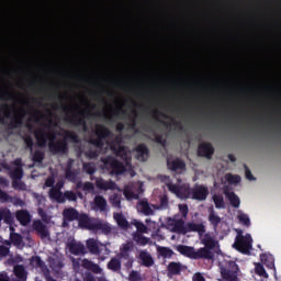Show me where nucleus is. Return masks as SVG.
Instances as JSON below:
<instances>
[{
    "instance_id": "7ed1b4c3",
    "label": "nucleus",
    "mask_w": 281,
    "mask_h": 281,
    "mask_svg": "<svg viewBox=\"0 0 281 281\" xmlns=\"http://www.w3.org/2000/svg\"><path fill=\"white\" fill-rule=\"evenodd\" d=\"M79 144L80 137L76 132L65 131V137L63 139H58L57 142H49L48 148L53 153V155H67L69 153V143Z\"/></svg>"
},
{
    "instance_id": "a211bd4d",
    "label": "nucleus",
    "mask_w": 281,
    "mask_h": 281,
    "mask_svg": "<svg viewBox=\"0 0 281 281\" xmlns=\"http://www.w3.org/2000/svg\"><path fill=\"white\" fill-rule=\"evenodd\" d=\"M33 229L37 232L42 240H45V238H49L50 236L49 228H47V225H45L41 220L33 222Z\"/></svg>"
},
{
    "instance_id": "20e7f679",
    "label": "nucleus",
    "mask_w": 281,
    "mask_h": 281,
    "mask_svg": "<svg viewBox=\"0 0 281 281\" xmlns=\"http://www.w3.org/2000/svg\"><path fill=\"white\" fill-rule=\"evenodd\" d=\"M100 161L101 170H105V172H109V175L120 176L126 172V166H124V162L117 160L113 156L101 157Z\"/></svg>"
},
{
    "instance_id": "4be33fe9",
    "label": "nucleus",
    "mask_w": 281,
    "mask_h": 281,
    "mask_svg": "<svg viewBox=\"0 0 281 281\" xmlns=\"http://www.w3.org/2000/svg\"><path fill=\"white\" fill-rule=\"evenodd\" d=\"M138 260H140V265L143 267H153L155 265V259H153V255L148 252V250H140L137 256Z\"/></svg>"
},
{
    "instance_id": "6e6552de",
    "label": "nucleus",
    "mask_w": 281,
    "mask_h": 281,
    "mask_svg": "<svg viewBox=\"0 0 281 281\" xmlns=\"http://www.w3.org/2000/svg\"><path fill=\"white\" fill-rule=\"evenodd\" d=\"M91 115V112L87 111V110H81L78 114H75L72 116H66L65 117V122H68V124H71V126H74L75 128H82L83 133H87V131H89V126L87 125V120L85 117H87V115Z\"/></svg>"
},
{
    "instance_id": "b1692460",
    "label": "nucleus",
    "mask_w": 281,
    "mask_h": 281,
    "mask_svg": "<svg viewBox=\"0 0 281 281\" xmlns=\"http://www.w3.org/2000/svg\"><path fill=\"white\" fill-rule=\"evenodd\" d=\"M68 249L72 256H85V254H87V248H85V245L80 243L68 244Z\"/></svg>"
},
{
    "instance_id": "58836bf2",
    "label": "nucleus",
    "mask_w": 281,
    "mask_h": 281,
    "mask_svg": "<svg viewBox=\"0 0 281 281\" xmlns=\"http://www.w3.org/2000/svg\"><path fill=\"white\" fill-rule=\"evenodd\" d=\"M94 205L100 212H106V199L102 195L94 198Z\"/></svg>"
},
{
    "instance_id": "cd10ccee",
    "label": "nucleus",
    "mask_w": 281,
    "mask_h": 281,
    "mask_svg": "<svg viewBox=\"0 0 281 281\" xmlns=\"http://www.w3.org/2000/svg\"><path fill=\"white\" fill-rule=\"evenodd\" d=\"M224 194L228 199L232 207H235V209L240 207V198H238V195H236V193L229 192L227 187H225Z\"/></svg>"
},
{
    "instance_id": "de8ad7c7",
    "label": "nucleus",
    "mask_w": 281,
    "mask_h": 281,
    "mask_svg": "<svg viewBox=\"0 0 281 281\" xmlns=\"http://www.w3.org/2000/svg\"><path fill=\"white\" fill-rule=\"evenodd\" d=\"M31 265L37 269H43V267H45V261H43L40 256H33L31 258Z\"/></svg>"
},
{
    "instance_id": "338daca9",
    "label": "nucleus",
    "mask_w": 281,
    "mask_h": 281,
    "mask_svg": "<svg viewBox=\"0 0 281 281\" xmlns=\"http://www.w3.org/2000/svg\"><path fill=\"white\" fill-rule=\"evenodd\" d=\"M10 254V248L8 246L1 245L0 246V257L5 258Z\"/></svg>"
},
{
    "instance_id": "a19ab883",
    "label": "nucleus",
    "mask_w": 281,
    "mask_h": 281,
    "mask_svg": "<svg viewBox=\"0 0 281 281\" xmlns=\"http://www.w3.org/2000/svg\"><path fill=\"white\" fill-rule=\"evenodd\" d=\"M151 142H155L156 144H159L162 147H166L167 139L164 138V135L158 134L157 132H153V138Z\"/></svg>"
},
{
    "instance_id": "8fccbe9b",
    "label": "nucleus",
    "mask_w": 281,
    "mask_h": 281,
    "mask_svg": "<svg viewBox=\"0 0 281 281\" xmlns=\"http://www.w3.org/2000/svg\"><path fill=\"white\" fill-rule=\"evenodd\" d=\"M43 159H45V153H43L41 150H35L34 154H33L32 160L35 164H43Z\"/></svg>"
},
{
    "instance_id": "e433bc0d",
    "label": "nucleus",
    "mask_w": 281,
    "mask_h": 281,
    "mask_svg": "<svg viewBox=\"0 0 281 281\" xmlns=\"http://www.w3.org/2000/svg\"><path fill=\"white\" fill-rule=\"evenodd\" d=\"M260 258L261 262H263L268 269H273V271H276V261L273 260V256L262 254Z\"/></svg>"
},
{
    "instance_id": "6ab92c4d",
    "label": "nucleus",
    "mask_w": 281,
    "mask_h": 281,
    "mask_svg": "<svg viewBox=\"0 0 281 281\" xmlns=\"http://www.w3.org/2000/svg\"><path fill=\"white\" fill-rule=\"evenodd\" d=\"M80 212L74 207H68L63 211L64 223H74V221H79Z\"/></svg>"
},
{
    "instance_id": "79ce46f5",
    "label": "nucleus",
    "mask_w": 281,
    "mask_h": 281,
    "mask_svg": "<svg viewBox=\"0 0 281 281\" xmlns=\"http://www.w3.org/2000/svg\"><path fill=\"white\" fill-rule=\"evenodd\" d=\"M86 267L87 269H89V271H92V273H102V268L98 263H94L93 261H87Z\"/></svg>"
},
{
    "instance_id": "423d86ee",
    "label": "nucleus",
    "mask_w": 281,
    "mask_h": 281,
    "mask_svg": "<svg viewBox=\"0 0 281 281\" xmlns=\"http://www.w3.org/2000/svg\"><path fill=\"white\" fill-rule=\"evenodd\" d=\"M86 247L89 254H91L92 256H99V260H101L102 262L106 260V257L101 255L102 247L104 249L105 256H109V254H111V250L106 246L102 245V243H100V240L95 238H89L88 240H86Z\"/></svg>"
},
{
    "instance_id": "0e129e2a",
    "label": "nucleus",
    "mask_w": 281,
    "mask_h": 281,
    "mask_svg": "<svg viewBox=\"0 0 281 281\" xmlns=\"http://www.w3.org/2000/svg\"><path fill=\"white\" fill-rule=\"evenodd\" d=\"M54 183H56V178L54 176H49L46 178L44 186L46 188H54Z\"/></svg>"
},
{
    "instance_id": "72a5a7b5",
    "label": "nucleus",
    "mask_w": 281,
    "mask_h": 281,
    "mask_svg": "<svg viewBox=\"0 0 281 281\" xmlns=\"http://www.w3.org/2000/svg\"><path fill=\"white\" fill-rule=\"evenodd\" d=\"M95 186H97V188H99V190H114L115 189V182L105 181L102 178H97Z\"/></svg>"
},
{
    "instance_id": "c85d7f7f",
    "label": "nucleus",
    "mask_w": 281,
    "mask_h": 281,
    "mask_svg": "<svg viewBox=\"0 0 281 281\" xmlns=\"http://www.w3.org/2000/svg\"><path fill=\"white\" fill-rule=\"evenodd\" d=\"M167 270L169 276H181V271H183V265H181V262L171 261L169 262Z\"/></svg>"
},
{
    "instance_id": "e2e57ef3",
    "label": "nucleus",
    "mask_w": 281,
    "mask_h": 281,
    "mask_svg": "<svg viewBox=\"0 0 281 281\" xmlns=\"http://www.w3.org/2000/svg\"><path fill=\"white\" fill-rule=\"evenodd\" d=\"M93 190H95V186L92 182H85L82 184L83 192H93Z\"/></svg>"
},
{
    "instance_id": "5701e85b",
    "label": "nucleus",
    "mask_w": 281,
    "mask_h": 281,
    "mask_svg": "<svg viewBox=\"0 0 281 281\" xmlns=\"http://www.w3.org/2000/svg\"><path fill=\"white\" fill-rule=\"evenodd\" d=\"M15 218L24 227H25V225H30V223H32V215H30V212H27V210H19V211H16L15 212Z\"/></svg>"
},
{
    "instance_id": "69168bd1",
    "label": "nucleus",
    "mask_w": 281,
    "mask_h": 281,
    "mask_svg": "<svg viewBox=\"0 0 281 281\" xmlns=\"http://www.w3.org/2000/svg\"><path fill=\"white\" fill-rule=\"evenodd\" d=\"M60 192H61L60 189L52 187L48 194L50 199H56L60 194Z\"/></svg>"
},
{
    "instance_id": "9b49d317",
    "label": "nucleus",
    "mask_w": 281,
    "mask_h": 281,
    "mask_svg": "<svg viewBox=\"0 0 281 281\" xmlns=\"http://www.w3.org/2000/svg\"><path fill=\"white\" fill-rule=\"evenodd\" d=\"M167 188L169 192H172V194H176L178 199L192 198V189H190V187H182V186L170 182V183H167Z\"/></svg>"
},
{
    "instance_id": "bb28decb",
    "label": "nucleus",
    "mask_w": 281,
    "mask_h": 281,
    "mask_svg": "<svg viewBox=\"0 0 281 281\" xmlns=\"http://www.w3.org/2000/svg\"><path fill=\"white\" fill-rule=\"evenodd\" d=\"M3 221L5 225H14V215L9 209H0V223Z\"/></svg>"
},
{
    "instance_id": "ea45409f",
    "label": "nucleus",
    "mask_w": 281,
    "mask_h": 281,
    "mask_svg": "<svg viewBox=\"0 0 281 281\" xmlns=\"http://www.w3.org/2000/svg\"><path fill=\"white\" fill-rule=\"evenodd\" d=\"M175 232L178 234H188V224H186L183 221L176 222Z\"/></svg>"
},
{
    "instance_id": "13d9d810",
    "label": "nucleus",
    "mask_w": 281,
    "mask_h": 281,
    "mask_svg": "<svg viewBox=\"0 0 281 281\" xmlns=\"http://www.w3.org/2000/svg\"><path fill=\"white\" fill-rule=\"evenodd\" d=\"M65 177L68 179V181H76V171L74 169H65Z\"/></svg>"
},
{
    "instance_id": "774afa93",
    "label": "nucleus",
    "mask_w": 281,
    "mask_h": 281,
    "mask_svg": "<svg viewBox=\"0 0 281 281\" xmlns=\"http://www.w3.org/2000/svg\"><path fill=\"white\" fill-rule=\"evenodd\" d=\"M130 280L131 281H139V280H142V277L139 276V273L137 271H132L130 273Z\"/></svg>"
},
{
    "instance_id": "473e14b6",
    "label": "nucleus",
    "mask_w": 281,
    "mask_h": 281,
    "mask_svg": "<svg viewBox=\"0 0 281 281\" xmlns=\"http://www.w3.org/2000/svg\"><path fill=\"white\" fill-rule=\"evenodd\" d=\"M106 267L109 271L120 273V271H122V260H120L119 257H114L108 262Z\"/></svg>"
},
{
    "instance_id": "7c9ffc66",
    "label": "nucleus",
    "mask_w": 281,
    "mask_h": 281,
    "mask_svg": "<svg viewBox=\"0 0 281 281\" xmlns=\"http://www.w3.org/2000/svg\"><path fill=\"white\" fill-rule=\"evenodd\" d=\"M137 210L142 214H145V216H153V214H155V211L151 210L150 204L146 200H142L137 203Z\"/></svg>"
},
{
    "instance_id": "c9c22d12",
    "label": "nucleus",
    "mask_w": 281,
    "mask_h": 281,
    "mask_svg": "<svg viewBox=\"0 0 281 281\" xmlns=\"http://www.w3.org/2000/svg\"><path fill=\"white\" fill-rule=\"evenodd\" d=\"M221 216L216 214L214 209H211L209 213V223L212 225L214 229H217L218 225H221Z\"/></svg>"
},
{
    "instance_id": "aec40b11",
    "label": "nucleus",
    "mask_w": 281,
    "mask_h": 281,
    "mask_svg": "<svg viewBox=\"0 0 281 281\" xmlns=\"http://www.w3.org/2000/svg\"><path fill=\"white\" fill-rule=\"evenodd\" d=\"M135 247V244L133 241H127L122 245L120 248V254L117 255V259H123V260H130L131 257V251H133Z\"/></svg>"
},
{
    "instance_id": "1a4fd4ad",
    "label": "nucleus",
    "mask_w": 281,
    "mask_h": 281,
    "mask_svg": "<svg viewBox=\"0 0 281 281\" xmlns=\"http://www.w3.org/2000/svg\"><path fill=\"white\" fill-rule=\"evenodd\" d=\"M251 243H254V239L251 238L250 234L237 235L234 247L239 251L240 254H249L251 251Z\"/></svg>"
},
{
    "instance_id": "412c9836",
    "label": "nucleus",
    "mask_w": 281,
    "mask_h": 281,
    "mask_svg": "<svg viewBox=\"0 0 281 281\" xmlns=\"http://www.w3.org/2000/svg\"><path fill=\"white\" fill-rule=\"evenodd\" d=\"M132 239L137 247H146L148 245H153V239L142 235L140 233H132Z\"/></svg>"
},
{
    "instance_id": "bf43d9fd",
    "label": "nucleus",
    "mask_w": 281,
    "mask_h": 281,
    "mask_svg": "<svg viewBox=\"0 0 281 281\" xmlns=\"http://www.w3.org/2000/svg\"><path fill=\"white\" fill-rule=\"evenodd\" d=\"M123 111L122 110V106H120L117 110H116V113L114 114H109L106 112L103 113V117L105 120V122H113V117H115V115H119V113Z\"/></svg>"
},
{
    "instance_id": "37998d69",
    "label": "nucleus",
    "mask_w": 281,
    "mask_h": 281,
    "mask_svg": "<svg viewBox=\"0 0 281 281\" xmlns=\"http://www.w3.org/2000/svg\"><path fill=\"white\" fill-rule=\"evenodd\" d=\"M213 203H215V207L217 210H223L225 207V200L223 199V195H213Z\"/></svg>"
},
{
    "instance_id": "5fc2aeb1",
    "label": "nucleus",
    "mask_w": 281,
    "mask_h": 281,
    "mask_svg": "<svg viewBox=\"0 0 281 281\" xmlns=\"http://www.w3.org/2000/svg\"><path fill=\"white\" fill-rule=\"evenodd\" d=\"M23 142H24L26 148H29V150H33V148H34V139L32 138V136L25 135L23 137Z\"/></svg>"
},
{
    "instance_id": "09e8293b",
    "label": "nucleus",
    "mask_w": 281,
    "mask_h": 281,
    "mask_svg": "<svg viewBox=\"0 0 281 281\" xmlns=\"http://www.w3.org/2000/svg\"><path fill=\"white\" fill-rule=\"evenodd\" d=\"M10 240L13 245L19 246V245H21V243H23V237L21 236V234L11 233Z\"/></svg>"
},
{
    "instance_id": "f03ea898",
    "label": "nucleus",
    "mask_w": 281,
    "mask_h": 281,
    "mask_svg": "<svg viewBox=\"0 0 281 281\" xmlns=\"http://www.w3.org/2000/svg\"><path fill=\"white\" fill-rule=\"evenodd\" d=\"M79 227L80 229H89L90 232H101L102 234L109 235L112 232L111 225L109 223L89 216L87 213H81L79 215Z\"/></svg>"
},
{
    "instance_id": "9d476101",
    "label": "nucleus",
    "mask_w": 281,
    "mask_h": 281,
    "mask_svg": "<svg viewBox=\"0 0 281 281\" xmlns=\"http://www.w3.org/2000/svg\"><path fill=\"white\" fill-rule=\"evenodd\" d=\"M223 281H238V265L236 261H228L226 267L221 268Z\"/></svg>"
},
{
    "instance_id": "4c0bfd02",
    "label": "nucleus",
    "mask_w": 281,
    "mask_h": 281,
    "mask_svg": "<svg viewBox=\"0 0 281 281\" xmlns=\"http://www.w3.org/2000/svg\"><path fill=\"white\" fill-rule=\"evenodd\" d=\"M132 225H134V227H136V232H134V234H142V235L148 234V226H146L144 222L134 220L132 222Z\"/></svg>"
},
{
    "instance_id": "c03bdc74",
    "label": "nucleus",
    "mask_w": 281,
    "mask_h": 281,
    "mask_svg": "<svg viewBox=\"0 0 281 281\" xmlns=\"http://www.w3.org/2000/svg\"><path fill=\"white\" fill-rule=\"evenodd\" d=\"M95 164L93 162H85L83 164V171H86L87 175H90V177H93L95 175Z\"/></svg>"
},
{
    "instance_id": "052dcab7",
    "label": "nucleus",
    "mask_w": 281,
    "mask_h": 281,
    "mask_svg": "<svg viewBox=\"0 0 281 281\" xmlns=\"http://www.w3.org/2000/svg\"><path fill=\"white\" fill-rule=\"evenodd\" d=\"M64 194L66 201H78V195L74 191H65Z\"/></svg>"
},
{
    "instance_id": "a18cd8bd",
    "label": "nucleus",
    "mask_w": 281,
    "mask_h": 281,
    "mask_svg": "<svg viewBox=\"0 0 281 281\" xmlns=\"http://www.w3.org/2000/svg\"><path fill=\"white\" fill-rule=\"evenodd\" d=\"M158 254L162 258H170L171 256H175V251H172V249H170L168 247H160V248H158Z\"/></svg>"
},
{
    "instance_id": "603ef678",
    "label": "nucleus",
    "mask_w": 281,
    "mask_h": 281,
    "mask_svg": "<svg viewBox=\"0 0 281 281\" xmlns=\"http://www.w3.org/2000/svg\"><path fill=\"white\" fill-rule=\"evenodd\" d=\"M85 156L87 157V159H98V157L100 156V150H98V149H88L85 153Z\"/></svg>"
},
{
    "instance_id": "864d4df0",
    "label": "nucleus",
    "mask_w": 281,
    "mask_h": 281,
    "mask_svg": "<svg viewBox=\"0 0 281 281\" xmlns=\"http://www.w3.org/2000/svg\"><path fill=\"white\" fill-rule=\"evenodd\" d=\"M110 203L112 205V207H116L117 210H120L122 207V201L120 200V196L117 195H112V198L110 199Z\"/></svg>"
},
{
    "instance_id": "4468645a",
    "label": "nucleus",
    "mask_w": 281,
    "mask_h": 281,
    "mask_svg": "<svg viewBox=\"0 0 281 281\" xmlns=\"http://www.w3.org/2000/svg\"><path fill=\"white\" fill-rule=\"evenodd\" d=\"M12 166H15L14 169H11L9 172V177H11L12 181L14 180H22L23 179V159L15 158L12 162Z\"/></svg>"
},
{
    "instance_id": "6e6d98bb",
    "label": "nucleus",
    "mask_w": 281,
    "mask_h": 281,
    "mask_svg": "<svg viewBox=\"0 0 281 281\" xmlns=\"http://www.w3.org/2000/svg\"><path fill=\"white\" fill-rule=\"evenodd\" d=\"M10 201H12V196L0 189V203H10Z\"/></svg>"
},
{
    "instance_id": "39448f33",
    "label": "nucleus",
    "mask_w": 281,
    "mask_h": 281,
    "mask_svg": "<svg viewBox=\"0 0 281 281\" xmlns=\"http://www.w3.org/2000/svg\"><path fill=\"white\" fill-rule=\"evenodd\" d=\"M202 245H204V247L198 249L202 260H214V251L212 250L216 249L218 241H216L211 235L206 234L202 239Z\"/></svg>"
},
{
    "instance_id": "2f4dec72",
    "label": "nucleus",
    "mask_w": 281,
    "mask_h": 281,
    "mask_svg": "<svg viewBox=\"0 0 281 281\" xmlns=\"http://www.w3.org/2000/svg\"><path fill=\"white\" fill-rule=\"evenodd\" d=\"M113 218L117 223L119 227H121V229H128V227H131V224L128 223V220H126V216H124V214L114 213Z\"/></svg>"
},
{
    "instance_id": "f257e3e1",
    "label": "nucleus",
    "mask_w": 281,
    "mask_h": 281,
    "mask_svg": "<svg viewBox=\"0 0 281 281\" xmlns=\"http://www.w3.org/2000/svg\"><path fill=\"white\" fill-rule=\"evenodd\" d=\"M89 144L102 150L105 144L110 147V150L125 161L126 166H131V151L126 146L122 145V136H115L109 127L103 124H95L93 134L89 137Z\"/></svg>"
},
{
    "instance_id": "49530a36",
    "label": "nucleus",
    "mask_w": 281,
    "mask_h": 281,
    "mask_svg": "<svg viewBox=\"0 0 281 281\" xmlns=\"http://www.w3.org/2000/svg\"><path fill=\"white\" fill-rule=\"evenodd\" d=\"M225 180L227 181V183H229L231 186H234L236 183H240V176H235L233 173H226L225 175Z\"/></svg>"
},
{
    "instance_id": "dca6fc26",
    "label": "nucleus",
    "mask_w": 281,
    "mask_h": 281,
    "mask_svg": "<svg viewBox=\"0 0 281 281\" xmlns=\"http://www.w3.org/2000/svg\"><path fill=\"white\" fill-rule=\"evenodd\" d=\"M25 115H27L25 109H20L19 113L11 117L9 128H21V126H23V120H25Z\"/></svg>"
},
{
    "instance_id": "f8f14e48",
    "label": "nucleus",
    "mask_w": 281,
    "mask_h": 281,
    "mask_svg": "<svg viewBox=\"0 0 281 281\" xmlns=\"http://www.w3.org/2000/svg\"><path fill=\"white\" fill-rule=\"evenodd\" d=\"M210 196V189L205 184H195L191 188V199L193 201H206Z\"/></svg>"
},
{
    "instance_id": "0eeeda50",
    "label": "nucleus",
    "mask_w": 281,
    "mask_h": 281,
    "mask_svg": "<svg viewBox=\"0 0 281 281\" xmlns=\"http://www.w3.org/2000/svg\"><path fill=\"white\" fill-rule=\"evenodd\" d=\"M53 121L52 119H48V125H45L44 127H40L34 132L35 139L40 146H47V139L49 142H56V133L48 132L45 128H49L52 126Z\"/></svg>"
},
{
    "instance_id": "ddd939ff",
    "label": "nucleus",
    "mask_w": 281,
    "mask_h": 281,
    "mask_svg": "<svg viewBox=\"0 0 281 281\" xmlns=\"http://www.w3.org/2000/svg\"><path fill=\"white\" fill-rule=\"evenodd\" d=\"M177 251L181 254V256L191 258V260H202L201 252L199 251V249H194V247L179 245L177 246Z\"/></svg>"
},
{
    "instance_id": "f704fd0d",
    "label": "nucleus",
    "mask_w": 281,
    "mask_h": 281,
    "mask_svg": "<svg viewBox=\"0 0 281 281\" xmlns=\"http://www.w3.org/2000/svg\"><path fill=\"white\" fill-rule=\"evenodd\" d=\"M13 273L19 280H27V271H25V266L23 265L14 266Z\"/></svg>"
},
{
    "instance_id": "4d7b16f0",
    "label": "nucleus",
    "mask_w": 281,
    "mask_h": 281,
    "mask_svg": "<svg viewBox=\"0 0 281 281\" xmlns=\"http://www.w3.org/2000/svg\"><path fill=\"white\" fill-rule=\"evenodd\" d=\"M32 117L34 120V123L38 124V122H41V120H45V114H43L38 110H34V114H32Z\"/></svg>"
},
{
    "instance_id": "f3484780",
    "label": "nucleus",
    "mask_w": 281,
    "mask_h": 281,
    "mask_svg": "<svg viewBox=\"0 0 281 281\" xmlns=\"http://www.w3.org/2000/svg\"><path fill=\"white\" fill-rule=\"evenodd\" d=\"M212 155H214V146L212 143H201L198 146V156L205 157L206 159H212Z\"/></svg>"
},
{
    "instance_id": "c756f323",
    "label": "nucleus",
    "mask_w": 281,
    "mask_h": 281,
    "mask_svg": "<svg viewBox=\"0 0 281 281\" xmlns=\"http://www.w3.org/2000/svg\"><path fill=\"white\" fill-rule=\"evenodd\" d=\"M190 232H196L199 236H203V234H205V225H203V223L196 224V223L188 222L187 234Z\"/></svg>"
},
{
    "instance_id": "680f3d73",
    "label": "nucleus",
    "mask_w": 281,
    "mask_h": 281,
    "mask_svg": "<svg viewBox=\"0 0 281 281\" xmlns=\"http://www.w3.org/2000/svg\"><path fill=\"white\" fill-rule=\"evenodd\" d=\"M12 188H14V190H25V183L21 182V180H13Z\"/></svg>"
},
{
    "instance_id": "a878e982",
    "label": "nucleus",
    "mask_w": 281,
    "mask_h": 281,
    "mask_svg": "<svg viewBox=\"0 0 281 281\" xmlns=\"http://www.w3.org/2000/svg\"><path fill=\"white\" fill-rule=\"evenodd\" d=\"M136 153L138 161H146L148 159V155H150V149H148L146 144L142 143L136 147Z\"/></svg>"
},
{
    "instance_id": "393cba45",
    "label": "nucleus",
    "mask_w": 281,
    "mask_h": 281,
    "mask_svg": "<svg viewBox=\"0 0 281 281\" xmlns=\"http://www.w3.org/2000/svg\"><path fill=\"white\" fill-rule=\"evenodd\" d=\"M167 167L172 172H179V170H186V161L179 158L172 161H170V159H167Z\"/></svg>"
},
{
    "instance_id": "3c124183",
    "label": "nucleus",
    "mask_w": 281,
    "mask_h": 281,
    "mask_svg": "<svg viewBox=\"0 0 281 281\" xmlns=\"http://www.w3.org/2000/svg\"><path fill=\"white\" fill-rule=\"evenodd\" d=\"M239 223H241V225H245V227H249V225H251V220H249V215L241 213L237 216Z\"/></svg>"
},
{
    "instance_id": "2eb2a0df",
    "label": "nucleus",
    "mask_w": 281,
    "mask_h": 281,
    "mask_svg": "<svg viewBox=\"0 0 281 281\" xmlns=\"http://www.w3.org/2000/svg\"><path fill=\"white\" fill-rule=\"evenodd\" d=\"M11 111H13V113H16L14 105H10L8 103H3L2 105H0V113H3V115L0 114V124H2L3 126L8 124V121L5 120H10L12 117Z\"/></svg>"
}]
</instances>
